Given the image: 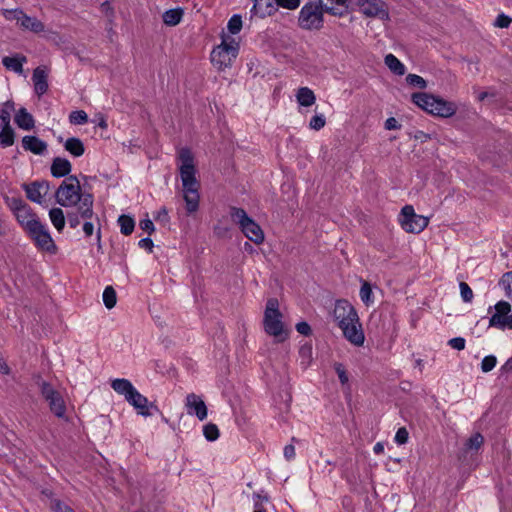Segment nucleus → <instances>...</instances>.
<instances>
[{
	"label": "nucleus",
	"mask_w": 512,
	"mask_h": 512,
	"mask_svg": "<svg viewBox=\"0 0 512 512\" xmlns=\"http://www.w3.org/2000/svg\"><path fill=\"white\" fill-rule=\"evenodd\" d=\"M14 121L17 124V126L23 130H31L35 126L33 116L24 107H21L16 112Z\"/></svg>",
	"instance_id": "25"
},
{
	"label": "nucleus",
	"mask_w": 512,
	"mask_h": 512,
	"mask_svg": "<svg viewBox=\"0 0 512 512\" xmlns=\"http://www.w3.org/2000/svg\"><path fill=\"white\" fill-rule=\"evenodd\" d=\"M103 302L107 309L115 307L117 302L116 291L112 286H107L103 292Z\"/></svg>",
	"instance_id": "36"
},
{
	"label": "nucleus",
	"mask_w": 512,
	"mask_h": 512,
	"mask_svg": "<svg viewBox=\"0 0 512 512\" xmlns=\"http://www.w3.org/2000/svg\"><path fill=\"white\" fill-rule=\"evenodd\" d=\"M27 62L26 56L22 54H16L13 56H5L2 58L3 66L10 71H13L19 75L23 74V64Z\"/></svg>",
	"instance_id": "24"
},
{
	"label": "nucleus",
	"mask_w": 512,
	"mask_h": 512,
	"mask_svg": "<svg viewBox=\"0 0 512 512\" xmlns=\"http://www.w3.org/2000/svg\"><path fill=\"white\" fill-rule=\"evenodd\" d=\"M2 14L6 20H15L20 28L31 32H42L43 24L35 17L26 15L21 9H4Z\"/></svg>",
	"instance_id": "10"
},
{
	"label": "nucleus",
	"mask_w": 512,
	"mask_h": 512,
	"mask_svg": "<svg viewBox=\"0 0 512 512\" xmlns=\"http://www.w3.org/2000/svg\"><path fill=\"white\" fill-rule=\"evenodd\" d=\"M384 126L387 130H397L401 128V125L394 117H389L386 119Z\"/></svg>",
	"instance_id": "61"
},
{
	"label": "nucleus",
	"mask_w": 512,
	"mask_h": 512,
	"mask_svg": "<svg viewBox=\"0 0 512 512\" xmlns=\"http://www.w3.org/2000/svg\"><path fill=\"white\" fill-rule=\"evenodd\" d=\"M500 371L502 374H509L512 372V356L501 366Z\"/></svg>",
	"instance_id": "64"
},
{
	"label": "nucleus",
	"mask_w": 512,
	"mask_h": 512,
	"mask_svg": "<svg viewBox=\"0 0 512 512\" xmlns=\"http://www.w3.org/2000/svg\"><path fill=\"white\" fill-rule=\"evenodd\" d=\"M14 109V103L12 101H7L5 103V108L2 109V112L0 114V120H1V125H3V118L4 117H7V123L10 124V110H13Z\"/></svg>",
	"instance_id": "55"
},
{
	"label": "nucleus",
	"mask_w": 512,
	"mask_h": 512,
	"mask_svg": "<svg viewBox=\"0 0 512 512\" xmlns=\"http://www.w3.org/2000/svg\"><path fill=\"white\" fill-rule=\"evenodd\" d=\"M490 327L500 329L512 328L511 305L506 301H499L495 305V313L489 320Z\"/></svg>",
	"instance_id": "13"
},
{
	"label": "nucleus",
	"mask_w": 512,
	"mask_h": 512,
	"mask_svg": "<svg viewBox=\"0 0 512 512\" xmlns=\"http://www.w3.org/2000/svg\"><path fill=\"white\" fill-rule=\"evenodd\" d=\"M6 202L14 214L28 205L20 197H7Z\"/></svg>",
	"instance_id": "45"
},
{
	"label": "nucleus",
	"mask_w": 512,
	"mask_h": 512,
	"mask_svg": "<svg viewBox=\"0 0 512 512\" xmlns=\"http://www.w3.org/2000/svg\"><path fill=\"white\" fill-rule=\"evenodd\" d=\"M409 438V433L405 427H400L395 434V442L399 445L406 444Z\"/></svg>",
	"instance_id": "51"
},
{
	"label": "nucleus",
	"mask_w": 512,
	"mask_h": 512,
	"mask_svg": "<svg viewBox=\"0 0 512 512\" xmlns=\"http://www.w3.org/2000/svg\"><path fill=\"white\" fill-rule=\"evenodd\" d=\"M512 22V18L504 13L499 14L493 22V26L499 29L508 28Z\"/></svg>",
	"instance_id": "47"
},
{
	"label": "nucleus",
	"mask_w": 512,
	"mask_h": 512,
	"mask_svg": "<svg viewBox=\"0 0 512 512\" xmlns=\"http://www.w3.org/2000/svg\"><path fill=\"white\" fill-rule=\"evenodd\" d=\"M484 442V438L480 433L473 434L465 443L468 450H478Z\"/></svg>",
	"instance_id": "40"
},
{
	"label": "nucleus",
	"mask_w": 512,
	"mask_h": 512,
	"mask_svg": "<svg viewBox=\"0 0 512 512\" xmlns=\"http://www.w3.org/2000/svg\"><path fill=\"white\" fill-rule=\"evenodd\" d=\"M35 93L42 96L48 91V69L45 66H38L32 75Z\"/></svg>",
	"instance_id": "19"
},
{
	"label": "nucleus",
	"mask_w": 512,
	"mask_h": 512,
	"mask_svg": "<svg viewBox=\"0 0 512 512\" xmlns=\"http://www.w3.org/2000/svg\"><path fill=\"white\" fill-rule=\"evenodd\" d=\"M236 34H221V42L213 48L210 60L213 66L224 71L230 68L236 60L240 50L241 38L234 37Z\"/></svg>",
	"instance_id": "3"
},
{
	"label": "nucleus",
	"mask_w": 512,
	"mask_h": 512,
	"mask_svg": "<svg viewBox=\"0 0 512 512\" xmlns=\"http://www.w3.org/2000/svg\"><path fill=\"white\" fill-rule=\"evenodd\" d=\"M75 207L76 208L74 210L68 211L66 214V218L71 228L78 227L80 225V218H82L79 205Z\"/></svg>",
	"instance_id": "42"
},
{
	"label": "nucleus",
	"mask_w": 512,
	"mask_h": 512,
	"mask_svg": "<svg viewBox=\"0 0 512 512\" xmlns=\"http://www.w3.org/2000/svg\"><path fill=\"white\" fill-rule=\"evenodd\" d=\"M499 285L503 288L506 296L512 300V271L505 273L499 281Z\"/></svg>",
	"instance_id": "38"
},
{
	"label": "nucleus",
	"mask_w": 512,
	"mask_h": 512,
	"mask_svg": "<svg viewBox=\"0 0 512 512\" xmlns=\"http://www.w3.org/2000/svg\"><path fill=\"white\" fill-rule=\"evenodd\" d=\"M71 170L72 165L70 161L61 157H55L50 167L51 175L55 178L68 177Z\"/></svg>",
	"instance_id": "23"
},
{
	"label": "nucleus",
	"mask_w": 512,
	"mask_h": 512,
	"mask_svg": "<svg viewBox=\"0 0 512 512\" xmlns=\"http://www.w3.org/2000/svg\"><path fill=\"white\" fill-rule=\"evenodd\" d=\"M326 124V119L323 114H316L314 115L309 122L310 129L319 131L322 129Z\"/></svg>",
	"instance_id": "46"
},
{
	"label": "nucleus",
	"mask_w": 512,
	"mask_h": 512,
	"mask_svg": "<svg viewBox=\"0 0 512 512\" xmlns=\"http://www.w3.org/2000/svg\"><path fill=\"white\" fill-rule=\"evenodd\" d=\"M49 404L50 411L58 418H63L66 414V405L60 392L46 400Z\"/></svg>",
	"instance_id": "28"
},
{
	"label": "nucleus",
	"mask_w": 512,
	"mask_h": 512,
	"mask_svg": "<svg viewBox=\"0 0 512 512\" xmlns=\"http://www.w3.org/2000/svg\"><path fill=\"white\" fill-rule=\"evenodd\" d=\"M411 100L416 106L434 116L448 118L456 113V106L453 102L446 101L428 93H413Z\"/></svg>",
	"instance_id": "4"
},
{
	"label": "nucleus",
	"mask_w": 512,
	"mask_h": 512,
	"mask_svg": "<svg viewBox=\"0 0 512 512\" xmlns=\"http://www.w3.org/2000/svg\"><path fill=\"white\" fill-rule=\"evenodd\" d=\"M186 408L189 415H195L200 421L207 418L206 404L194 393H190L186 396Z\"/></svg>",
	"instance_id": "17"
},
{
	"label": "nucleus",
	"mask_w": 512,
	"mask_h": 512,
	"mask_svg": "<svg viewBox=\"0 0 512 512\" xmlns=\"http://www.w3.org/2000/svg\"><path fill=\"white\" fill-rule=\"evenodd\" d=\"M348 0H319L320 5L325 9V12L340 16L343 20H351V15L347 11Z\"/></svg>",
	"instance_id": "18"
},
{
	"label": "nucleus",
	"mask_w": 512,
	"mask_h": 512,
	"mask_svg": "<svg viewBox=\"0 0 512 512\" xmlns=\"http://www.w3.org/2000/svg\"><path fill=\"white\" fill-rule=\"evenodd\" d=\"M334 370L338 375L339 381L342 385L348 384L349 378L346 369L342 363L336 362L334 364Z\"/></svg>",
	"instance_id": "50"
},
{
	"label": "nucleus",
	"mask_w": 512,
	"mask_h": 512,
	"mask_svg": "<svg viewBox=\"0 0 512 512\" xmlns=\"http://www.w3.org/2000/svg\"><path fill=\"white\" fill-rule=\"evenodd\" d=\"M497 364V358L494 355L485 356L481 362V370L484 373L492 371Z\"/></svg>",
	"instance_id": "44"
},
{
	"label": "nucleus",
	"mask_w": 512,
	"mask_h": 512,
	"mask_svg": "<svg viewBox=\"0 0 512 512\" xmlns=\"http://www.w3.org/2000/svg\"><path fill=\"white\" fill-rule=\"evenodd\" d=\"M269 501V496L267 494H261V493H254L253 494V502L254 505L257 503L259 505V508H264L263 503Z\"/></svg>",
	"instance_id": "58"
},
{
	"label": "nucleus",
	"mask_w": 512,
	"mask_h": 512,
	"mask_svg": "<svg viewBox=\"0 0 512 512\" xmlns=\"http://www.w3.org/2000/svg\"><path fill=\"white\" fill-rule=\"evenodd\" d=\"M253 7L250 10L252 16L263 18L272 15L276 8V0H252Z\"/></svg>",
	"instance_id": "21"
},
{
	"label": "nucleus",
	"mask_w": 512,
	"mask_h": 512,
	"mask_svg": "<svg viewBox=\"0 0 512 512\" xmlns=\"http://www.w3.org/2000/svg\"><path fill=\"white\" fill-rule=\"evenodd\" d=\"M183 12L181 9H170L163 14V21L167 25H176L180 22Z\"/></svg>",
	"instance_id": "35"
},
{
	"label": "nucleus",
	"mask_w": 512,
	"mask_h": 512,
	"mask_svg": "<svg viewBox=\"0 0 512 512\" xmlns=\"http://www.w3.org/2000/svg\"><path fill=\"white\" fill-rule=\"evenodd\" d=\"M14 215L18 223L27 233L40 222L37 216L32 212L29 205L20 209V211L16 212Z\"/></svg>",
	"instance_id": "20"
},
{
	"label": "nucleus",
	"mask_w": 512,
	"mask_h": 512,
	"mask_svg": "<svg viewBox=\"0 0 512 512\" xmlns=\"http://www.w3.org/2000/svg\"><path fill=\"white\" fill-rule=\"evenodd\" d=\"M296 99L298 103L304 107L312 106L316 101L314 92L308 87L299 88L296 94Z\"/></svg>",
	"instance_id": "30"
},
{
	"label": "nucleus",
	"mask_w": 512,
	"mask_h": 512,
	"mask_svg": "<svg viewBox=\"0 0 512 512\" xmlns=\"http://www.w3.org/2000/svg\"><path fill=\"white\" fill-rule=\"evenodd\" d=\"M55 200L57 204L66 208L79 205L82 219L87 220L94 216V197L91 193L82 191L75 175H70L62 181L55 192Z\"/></svg>",
	"instance_id": "1"
},
{
	"label": "nucleus",
	"mask_w": 512,
	"mask_h": 512,
	"mask_svg": "<svg viewBox=\"0 0 512 512\" xmlns=\"http://www.w3.org/2000/svg\"><path fill=\"white\" fill-rule=\"evenodd\" d=\"M325 9L314 2L306 3L299 13V25L305 30H318L322 27Z\"/></svg>",
	"instance_id": "7"
},
{
	"label": "nucleus",
	"mask_w": 512,
	"mask_h": 512,
	"mask_svg": "<svg viewBox=\"0 0 512 512\" xmlns=\"http://www.w3.org/2000/svg\"><path fill=\"white\" fill-rule=\"evenodd\" d=\"M385 64L387 67L396 75L402 76L405 73V66L400 60L393 54L385 56Z\"/></svg>",
	"instance_id": "32"
},
{
	"label": "nucleus",
	"mask_w": 512,
	"mask_h": 512,
	"mask_svg": "<svg viewBox=\"0 0 512 512\" xmlns=\"http://www.w3.org/2000/svg\"><path fill=\"white\" fill-rule=\"evenodd\" d=\"M344 337L355 346H362L365 341V335L360 320L358 322H347L339 327Z\"/></svg>",
	"instance_id": "16"
},
{
	"label": "nucleus",
	"mask_w": 512,
	"mask_h": 512,
	"mask_svg": "<svg viewBox=\"0 0 512 512\" xmlns=\"http://www.w3.org/2000/svg\"><path fill=\"white\" fill-rule=\"evenodd\" d=\"M300 5V0H276V8L281 6L286 9L294 10Z\"/></svg>",
	"instance_id": "52"
},
{
	"label": "nucleus",
	"mask_w": 512,
	"mask_h": 512,
	"mask_svg": "<svg viewBox=\"0 0 512 512\" xmlns=\"http://www.w3.org/2000/svg\"><path fill=\"white\" fill-rule=\"evenodd\" d=\"M117 222L120 226V232L123 235L128 236V235L132 234V232L134 231L135 221L132 216L122 214L118 217Z\"/></svg>",
	"instance_id": "33"
},
{
	"label": "nucleus",
	"mask_w": 512,
	"mask_h": 512,
	"mask_svg": "<svg viewBox=\"0 0 512 512\" xmlns=\"http://www.w3.org/2000/svg\"><path fill=\"white\" fill-rule=\"evenodd\" d=\"M83 232L85 236L90 237L94 232V225L90 221H85L83 224Z\"/></svg>",
	"instance_id": "63"
},
{
	"label": "nucleus",
	"mask_w": 512,
	"mask_h": 512,
	"mask_svg": "<svg viewBox=\"0 0 512 512\" xmlns=\"http://www.w3.org/2000/svg\"><path fill=\"white\" fill-rule=\"evenodd\" d=\"M52 509L54 512H75L72 508L59 500L52 502Z\"/></svg>",
	"instance_id": "54"
},
{
	"label": "nucleus",
	"mask_w": 512,
	"mask_h": 512,
	"mask_svg": "<svg viewBox=\"0 0 512 512\" xmlns=\"http://www.w3.org/2000/svg\"><path fill=\"white\" fill-rule=\"evenodd\" d=\"M230 217L232 221L239 225L242 233L255 244H261L264 241V233L261 227L248 216L243 208L231 207Z\"/></svg>",
	"instance_id": "6"
},
{
	"label": "nucleus",
	"mask_w": 512,
	"mask_h": 512,
	"mask_svg": "<svg viewBox=\"0 0 512 512\" xmlns=\"http://www.w3.org/2000/svg\"><path fill=\"white\" fill-rule=\"evenodd\" d=\"M28 234L34 240L35 245L39 249L51 254L56 253L57 246L55 245L47 227L44 224L39 222L28 232Z\"/></svg>",
	"instance_id": "11"
},
{
	"label": "nucleus",
	"mask_w": 512,
	"mask_h": 512,
	"mask_svg": "<svg viewBox=\"0 0 512 512\" xmlns=\"http://www.w3.org/2000/svg\"><path fill=\"white\" fill-rule=\"evenodd\" d=\"M23 189L26 192L27 198L37 204H42L43 198L50 191V183L46 180L34 181L30 184H24Z\"/></svg>",
	"instance_id": "15"
},
{
	"label": "nucleus",
	"mask_w": 512,
	"mask_h": 512,
	"mask_svg": "<svg viewBox=\"0 0 512 512\" xmlns=\"http://www.w3.org/2000/svg\"><path fill=\"white\" fill-rule=\"evenodd\" d=\"M49 218L58 232L64 229L66 216L61 208L54 207L50 209Z\"/></svg>",
	"instance_id": "31"
},
{
	"label": "nucleus",
	"mask_w": 512,
	"mask_h": 512,
	"mask_svg": "<svg viewBox=\"0 0 512 512\" xmlns=\"http://www.w3.org/2000/svg\"><path fill=\"white\" fill-rule=\"evenodd\" d=\"M178 160L180 162L179 172L183 186L186 210L188 213H193L198 210L200 199L194 156L189 148L184 147L178 152Z\"/></svg>",
	"instance_id": "2"
},
{
	"label": "nucleus",
	"mask_w": 512,
	"mask_h": 512,
	"mask_svg": "<svg viewBox=\"0 0 512 512\" xmlns=\"http://www.w3.org/2000/svg\"><path fill=\"white\" fill-rule=\"evenodd\" d=\"M7 117L3 118V125L0 130V147L7 148L15 142V131L10 124L7 123Z\"/></svg>",
	"instance_id": "26"
},
{
	"label": "nucleus",
	"mask_w": 512,
	"mask_h": 512,
	"mask_svg": "<svg viewBox=\"0 0 512 512\" xmlns=\"http://www.w3.org/2000/svg\"><path fill=\"white\" fill-rule=\"evenodd\" d=\"M138 246L142 249L148 250V252H152L154 244L150 237H146L138 242Z\"/></svg>",
	"instance_id": "60"
},
{
	"label": "nucleus",
	"mask_w": 512,
	"mask_h": 512,
	"mask_svg": "<svg viewBox=\"0 0 512 512\" xmlns=\"http://www.w3.org/2000/svg\"><path fill=\"white\" fill-rule=\"evenodd\" d=\"M359 12L368 18L379 19L383 22L389 20V9L382 0H354Z\"/></svg>",
	"instance_id": "9"
},
{
	"label": "nucleus",
	"mask_w": 512,
	"mask_h": 512,
	"mask_svg": "<svg viewBox=\"0 0 512 512\" xmlns=\"http://www.w3.org/2000/svg\"><path fill=\"white\" fill-rule=\"evenodd\" d=\"M282 314L279 311V303L276 298H270L267 301L264 313L263 325L265 332L277 338V340L284 341L288 337V332L284 329L282 322Z\"/></svg>",
	"instance_id": "5"
},
{
	"label": "nucleus",
	"mask_w": 512,
	"mask_h": 512,
	"mask_svg": "<svg viewBox=\"0 0 512 512\" xmlns=\"http://www.w3.org/2000/svg\"><path fill=\"white\" fill-rule=\"evenodd\" d=\"M155 220L156 221H159V222H162L163 224H166L169 222L170 218H169V215H168V211L165 207H162L157 215L155 216Z\"/></svg>",
	"instance_id": "59"
},
{
	"label": "nucleus",
	"mask_w": 512,
	"mask_h": 512,
	"mask_svg": "<svg viewBox=\"0 0 512 512\" xmlns=\"http://www.w3.org/2000/svg\"><path fill=\"white\" fill-rule=\"evenodd\" d=\"M399 223L404 231L418 234L428 226L429 219L416 214L412 205H405L401 209Z\"/></svg>",
	"instance_id": "8"
},
{
	"label": "nucleus",
	"mask_w": 512,
	"mask_h": 512,
	"mask_svg": "<svg viewBox=\"0 0 512 512\" xmlns=\"http://www.w3.org/2000/svg\"><path fill=\"white\" fill-rule=\"evenodd\" d=\"M69 121L74 125H83L88 122V115L83 110L72 111L69 115Z\"/></svg>",
	"instance_id": "39"
},
{
	"label": "nucleus",
	"mask_w": 512,
	"mask_h": 512,
	"mask_svg": "<svg viewBox=\"0 0 512 512\" xmlns=\"http://www.w3.org/2000/svg\"><path fill=\"white\" fill-rule=\"evenodd\" d=\"M227 28L229 32H239L242 29V18L234 14L228 21Z\"/></svg>",
	"instance_id": "48"
},
{
	"label": "nucleus",
	"mask_w": 512,
	"mask_h": 512,
	"mask_svg": "<svg viewBox=\"0 0 512 512\" xmlns=\"http://www.w3.org/2000/svg\"><path fill=\"white\" fill-rule=\"evenodd\" d=\"M332 316L339 327L347 322H358L359 320L356 309L345 299L336 301Z\"/></svg>",
	"instance_id": "12"
},
{
	"label": "nucleus",
	"mask_w": 512,
	"mask_h": 512,
	"mask_svg": "<svg viewBox=\"0 0 512 512\" xmlns=\"http://www.w3.org/2000/svg\"><path fill=\"white\" fill-rule=\"evenodd\" d=\"M111 387L115 392H117L120 395H123L125 400H127L129 396L133 393V391L136 389L128 379L124 378L114 379L111 383Z\"/></svg>",
	"instance_id": "27"
},
{
	"label": "nucleus",
	"mask_w": 512,
	"mask_h": 512,
	"mask_svg": "<svg viewBox=\"0 0 512 512\" xmlns=\"http://www.w3.org/2000/svg\"><path fill=\"white\" fill-rule=\"evenodd\" d=\"M126 401L132 405L141 416L149 417L159 412L158 407L153 402H149L147 397L142 395L137 389L133 391Z\"/></svg>",
	"instance_id": "14"
},
{
	"label": "nucleus",
	"mask_w": 512,
	"mask_h": 512,
	"mask_svg": "<svg viewBox=\"0 0 512 512\" xmlns=\"http://www.w3.org/2000/svg\"><path fill=\"white\" fill-rule=\"evenodd\" d=\"M283 454H284V457L286 458V460H288V461L294 459V457H295L294 445H292V444L286 445L284 447Z\"/></svg>",
	"instance_id": "62"
},
{
	"label": "nucleus",
	"mask_w": 512,
	"mask_h": 512,
	"mask_svg": "<svg viewBox=\"0 0 512 512\" xmlns=\"http://www.w3.org/2000/svg\"><path fill=\"white\" fill-rule=\"evenodd\" d=\"M362 302L369 306L374 303L373 291L369 282L362 281V285L359 292Z\"/></svg>",
	"instance_id": "34"
},
{
	"label": "nucleus",
	"mask_w": 512,
	"mask_h": 512,
	"mask_svg": "<svg viewBox=\"0 0 512 512\" xmlns=\"http://www.w3.org/2000/svg\"><path fill=\"white\" fill-rule=\"evenodd\" d=\"M37 384L39 385L41 395L45 400H48L59 392L50 383L41 380L40 377H38Z\"/></svg>",
	"instance_id": "37"
},
{
	"label": "nucleus",
	"mask_w": 512,
	"mask_h": 512,
	"mask_svg": "<svg viewBox=\"0 0 512 512\" xmlns=\"http://www.w3.org/2000/svg\"><path fill=\"white\" fill-rule=\"evenodd\" d=\"M64 148L74 157H80L85 152V147L81 139L70 137L64 143Z\"/></svg>",
	"instance_id": "29"
},
{
	"label": "nucleus",
	"mask_w": 512,
	"mask_h": 512,
	"mask_svg": "<svg viewBox=\"0 0 512 512\" xmlns=\"http://www.w3.org/2000/svg\"><path fill=\"white\" fill-rule=\"evenodd\" d=\"M406 82L407 84L414 87H418L420 89H425L427 87L426 80L423 77L416 74H408L406 76Z\"/></svg>",
	"instance_id": "43"
},
{
	"label": "nucleus",
	"mask_w": 512,
	"mask_h": 512,
	"mask_svg": "<svg viewBox=\"0 0 512 512\" xmlns=\"http://www.w3.org/2000/svg\"><path fill=\"white\" fill-rule=\"evenodd\" d=\"M296 330L298 333H300L301 335H304V336H309L312 333V329H311L310 325L305 321H301V322L297 323Z\"/></svg>",
	"instance_id": "57"
},
{
	"label": "nucleus",
	"mask_w": 512,
	"mask_h": 512,
	"mask_svg": "<svg viewBox=\"0 0 512 512\" xmlns=\"http://www.w3.org/2000/svg\"><path fill=\"white\" fill-rule=\"evenodd\" d=\"M22 147L36 155H43L47 151V143L32 135H26L22 138Z\"/></svg>",
	"instance_id": "22"
},
{
	"label": "nucleus",
	"mask_w": 512,
	"mask_h": 512,
	"mask_svg": "<svg viewBox=\"0 0 512 512\" xmlns=\"http://www.w3.org/2000/svg\"><path fill=\"white\" fill-rule=\"evenodd\" d=\"M466 341L463 337H455L448 341V345L458 351L465 349Z\"/></svg>",
	"instance_id": "53"
},
{
	"label": "nucleus",
	"mask_w": 512,
	"mask_h": 512,
	"mask_svg": "<svg viewBox=\"0 0 512 512\" xmlns=\"http://www.w3.org/2000/svg\"><path fill=\"white\" fill-rule=\"evenodd\" d=\"M459 288L462 300L466 303L471 302L473 299V291L470 286L466 282H460Z\"/></svg>",
	"instance_id": "49"
},
{
	"label": "nucleus",
	"mask_w": 512,
	"mask_h": 512,
	"mask_svg": "<svg viewBox=\"0 0 512 512\" xmlns=\"http://www.w3.org/2000/svg\"><path fill=\"white\" fill-rule=\"evenodd\" d=\"M139 227L149 235L155 231L154 224L149 218L142 219L139 223Z\"/></svg>",
	"instance_id": "56"
},
{
	"label": "nucleus",
	"mask_w": 512,
	"mask_h": 512,
	"mask_svg": "<svg viewBox=\"0 0 512 512\" xmlns=\"http://www.w3.org/2000/svg\"><path fill=\"white\" fill-rule=\"evenodd\" d=\"M203 434L208 441H215L220 433L217 425L208 423L203 427Z\"/></svg>",
	"instance_id": "41"
}]
</instances>
